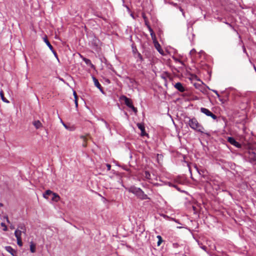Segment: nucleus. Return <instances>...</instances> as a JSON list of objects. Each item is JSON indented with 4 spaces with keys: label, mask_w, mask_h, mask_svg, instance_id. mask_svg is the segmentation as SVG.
<instances>
[{
    "label": "nucleus",
    "mask_w": 256,
    "mask_h": 256,
    "mask_svg": "<svg viewBox=\"0 0 256 256\" xmlns=\"http://www.w3.org/2000/svg\"><path fill=\"white\" fill-rule=\"evenodd\" d=\"M188 124L191 128L201 133L204 132V128L198 123L196 118H193L190 119L188 122Z\"/></svg>",
    "instance_id": "obj_1"
},
{
    "label": "nucleus",
    "mask_w": 256,
    "mask_h": 256,
    "mask_svg": "<svg viewBox=\"0 0 256 256\" xmlns=\"http://www.w3.org/2000/svg\"><path fill=\"white\" fill-rule=\"evenodd\" d=\"M22 233H23V232H21L19 229H16L14 232V236L16 238L17 244L20 246H22L23 244L22 240Z\"/></svg>",
    "instance_id": "obj_2"
},
{
    "label": "nucleus",
    "mask_w": 256,
    "mask_h": 256,
    "mask_svg": "<svg viewBox=\"0 0 256 256\" xmlns=\"http://www.w3.org/2000/svg\"><path fill=\"white\" fill-rule=\"evenodd\" d=\"M200 112L204 114L207 116H210L214 120L216 119V116L213 114L210 110L206 108H200Z\"/></svg>",
    "instance_id": "obj_3"
},
{
    "label": "nucleus",
    "mask_w": 256,
    "mask_h": 256,
    "mask_svg": "<svg viewBox=\"0 0 256 256\" xmlns=\"http://www.w3.org/2000/svg\"><path fill=\"white\" fill-rule=\"evenodd\" d=\"M142 189L138 188H136L135 186H131L128 189V190L129 192H132L136 196H138L141 190Z\"/></svg>",
    "instance_id": "obj_4"
},
{
    "label": "nucleus",
    "mask_w": 256,
    "mask_h": 256,
    "mask_svg": "<svg viewBox=\"0 0 256 256\" xmlns=\"http://www.w3.org/2000/svg\"><path fill=\"white\" fill-rule=\"evenodd\" d=\"M155 48L156 50L160 54L162 55H164V52L162 49L161 48L160 44L158 43V40L154 41L153 42Z\"/></svg>",
    "instance_id": "obj_5"
},
{
    "label": "nucleus",
    "mask_w": 256,
    "mask_h": 256,
    "mask_svg": "<svg viewBox=\"0 0 256 256\" xmlns=\"http://www.w3.org/2000/svg\"><path fill=\"white\" fill-rule=\"evenodd\" d=\"M6 250L9 253H10L12 256H17L16 251L14 250L10 246H6L5 247Z\"/></svg>",
    "instance_id": "obj_6"
},
{
    "label": "nucleus",
    "mask_w": 256,
    "mask_h": 256,
    "mask_svg": "<svg viewBox=\"0 0 256 256\" xmlns=\"http://www.w3.org/2000/svg\"><path fill=\"white\" fill-rule=\"evenodd\" d=\"M228 140L229 142H230L232 144L236 146L237 148H240V144L237 142L234 138L232 137H228Z\"/></svg>",
    "instance_id": "obj_7"
},
{
    "label": "nucleus",
    "mask_w": 256,
    "mask_h": 256,
    "mask_svg": "<svg viewBox=\"0 0 256 256\" xmlns=\"http://www.w3.org/2000/svg\"><path fill=\"white\" fill-rule=\"evenodd\" d=\"M141 200H146V199H150V198L148 196L144 194V191L141 190L138 196H137Z\"/></svg>",
    "instance_id": "obj_8"
},
{
    "label": "nucleus",
    "mask_w": 256,
    "mask_h": 256,
    "mask_svg": "<svg viewBox=\"0 0 256 256\" xmlns=\"http://www.w3.org/2000/svg\"><path fill=\"white\" fill-rule=\"evenodd\" d=\"M123 98L125 104L129 108H131L133 106L132 101L130 99L126 98V96H124Z\"/></svg>",
    "instance_id": "obj_9"
},
{
    "label": "nucleus",
    "mask_w": 256,
    "mask_h": 256,
    "mask_svg": "<svg viewBox=\"0 0 256 256\" xmlns=\"http://www.w3.org/2000/svg\"><path fill=\"white\" fill-rule=\"evenodd\" d=\"M174 87L180 92H184L185 90L184 88L180 82H177L175 84Z\"/></svg>",
    "instance_id": "obj_10"
},
{
    "label": "nucleus",
    "mask_w": 256,
    "mask_h": 256,
    "mask_svg": "<svg viewBox=\"0 0 256 256\" xmlns=\"http://www.w3.org/2000/svg\"><path fill=\"white\" fill-rule=\"evenodd\" d=\"M148 29L150 32V36H152V40L154 42L157 40L156 36L154 32H153L152 28L150 27V26H148Z\"/></svg>",
    "instance_id": "obj_11"
},
{
    "label": "nucleus",
    "mask_w": 256,
    "mask_h": 256,
    "mask_svg": "<svg viewBox=\"0 0 256 256\" xmlns=\"http://www.w3.org/2000/svg\"><path fill=\"white\" fill-rule=\"evenodd\" d=\"M93 80L96 86L100 91L102 92V88L98 80L94 77H93Z\"/></svg>",
    "instance_id": "obj_12"
},
{
    "label": "nucleus",
    "mask_w": 256,
    "mask_h": 256,
    "mask_svg": "<svg viewBox=\"0 0 256 256\" xmlns=\"http://www.w3.org/2000/svg\"><path fill=\"white\" fill-rule=\"evenodd\" d=\"M33 124L36 129H38L42 127V125L40 120H35L33 122Z\"/></svg>",
    "instance_id": "obj_13"
},
{
    "label": "nucleus",
    "mask_w": 256,
    "mask_h": 256,
    "mask_svg": "<svg viewBox=\"0 0 256 256\" xmlns=\"http://www.w3.org/2000/svg\"><path fill=\"white\" fill-rule=\"evenodd\" d=\"M249 158L252 160L256 161V154L253 152H249Z\"/></svg>",
    "instance_id": "obj_14"
},
{
    "label": "nucleus",
    "mask_w": 256,
    "mask_h": 256,
    "mask_svg": "<svg viewBox=\"0 0 256 256\" xmlns=\"http://www.w3.org/2000/svg\"><path fill=\"white\" fill-rule=\"evenodd\" d=\"M20 230L21 232H23V234H26V228L24 224H20L18 226V228Z\"/></svg>",
    "instance_id": "obj_15"
},
{
    "label": "nucleus",
    "mask_w": 256,
    "mask_h": 256,
    "mask_svg": "<svg viewBox=\"0 0 256 256\" xmlns=\"http://www.w3.org/2000/svg\"><path fill=\"white\" fill-rule=\"evenodd\" d=\"M137 126L138 128L141 130L142 135H144V126L142 124L138 123L137 124Z\"/></svg>",
    "instance_id": "obj_16"
},
{
    "label": "nucleus",
    "mask_w": 256,
    "mask_h": 256,
    "mask_svg": "<svg viewBox=\"0 0 256 256\" xmlns=\"http://www.w3.org/2000/svg\"><path fill=\"white\" fill-rule=\"evenodd\" d=\"M30 250L32 253L36 252V244L32 242H30Z\"/></svg>",
    "instance_id": "obj_17"
},
{
    "label": "nucleus",
    "mask_w": 256,
    "mask_h": 256,
    "mask_svg": "<svg viewBox=\"0 0 256 256\" xmlns=\"http://www.w3.org/2000/svg\"><path fill=\"white\" fill-rule=\"evenodd\" d=\"M44 42H45V43L48 46V47L50 48V50H53V48H52V46L51 45V44H50V42H48V40L46 37H45L44 38Z\"/></svg>",
    "instance_id": "obj_18"
},
{
    "label": "nucleus",
    "mask_w": 256,
    "mask_h": 256,
    "mask_svg": "<svg viewBox=\"0 0 256 256\" xmlns=\"http://www.w3.org/2000/svg\"><path fill=\"white\" fill-rule=\"evenodd\" d=\"M143 175L146 180H150L151 179L150 174L148 172L145 171Z\"/></svg>",
    "instance_id": "obj_19"
},
{
    "label": "nucleus",
    "mask_w": 256,
    "mask_h": 256,
    "mask_svg": "<svg viewBox=\"0 0 256 256\" xmlns=\"http://www.w3.org/2000/svg\"><path fill=\"white\" fill-rule=\"evenodd\" d=\"M52 195V200H54L56 202H58L60 198L56 194L53 192Z\"/></svg>",
    "instance_id": "obj_20"
},
{
    "label": "nucleus",
    "mask_w": 256,
    "mask_h": 256,
    "mask_svg": "<svg viewBox=\"0 0 256 256\" xmlns=\"http://www.w3.org/2000/svg\"><path fill=\"white\" fill-rule=\"evenodd\" d=\"M83 60L85 62V63L88 64L90 66L92 67L94 66V65L92 64L91 61L90 60L88 59L85 58H82Z\"/></svg>",
    "instance_id": "obj_21"
},
{
    "label": "nucleus",
    "mask_w": 256,
    "mask_h": 256,
    "mask_svg": "<svg viewBox=\"0 0 256 256\" xmlns=\"http://www.w3.org/2000/svg\"><path fill=\"white\" fill-rule=\"evenodd\" d=\"M0 97H1V98L2 100L5 102H6V103H8L9 102V101L8 100L4 97V92H2V90H1L0 92Z\"/></svg>",
    "instance_id": "obj_22"
},
{
    "label": "nucleus",
    "mask_w": 256,
    "mask_h": 256,
    "mask_svg": "<svg viewBox=\"0 0 256 256\" xmlns=\"http://www.w3.org/2000/svg\"><path fill=\"white\" fill-rule=\"evenodd\" d=\"M53 192L50 190H47L44 194V197L46 198H48V196L52 194Z\"/></svg>",
    "instance_id": "obj_23"
},
{
    "label": "nucleus",
    "mask_w": 256,
    "mask_h": 256,
    "mask_svg": "<svg viewBox=\"0 0 256 256\" xmlns=\"http://www.w3.org/2000/svg\"><path fill=\"white\" fill-rule=\"evenodd\" d=\"M156 238H158V246H160V244H161V243L162 242V238L160 236H156Z\"/></svg>",
    "instance_id": "obj_24"
},
{
    "label": "nucleus",
    "mask_w": 256,
    "mask_h": 256,
    "mask_svg": "<svg viewBox=\"0 0 256 256\" xmlns=\"http://www.w3.org/2000/svg\"><path fill=\"white\" fill-rule=\"evenodd\" d=\"M0 225L3 228L2 230L6 232L8 230V228L4 223L2 222Z\"/></svg>",
    "instance_id": "obj_25"
},
{
    "label": "nucleus",
    "mask_w": 256,
    "mask_h": 256,
    "mask_svg": "<svg viewBox=\"0 0 256 256\" xmlns=\"http://www.w3.org/2000/svg\"><path fill=\"white\" fill-rule=\"evenodd\" d=\"M51 51L54 54V56L56 58V59L58 60V55L56 53V52L53 49L52 50H51Z\"/></svg>",
    "instance_id": "obj_26"
},
{
    "label": "nucleus",
    "mask_w": 256,
    "mask_h": 256,
    "mask_svg": "<svg viewBox=\"0 0 256 256\" xmlns=\"http://www.w3.org/2000/svg\"><path fill=\"white\" fill-rule=\"evenodd\" d=\"M174 60L176 62H179L180 64L182 65H184V63L181 60H179L178 59L174 58Z\"/></svg>",
    "instance_id": "obj_27"
},
{
    "label": "nucleus",
    "mask_w": 256,
    "mask_h": 256,
    "mask_svg": "<svg viewBox=\"0 0 256 256\" xmlns=\"http://www.w3.org/2000/svg\"><path fill=\"white\" fill-rule=\"evenodd\" d=\"M4 218L6 220V222L8 223V224H10V221L9 220V219L8 218V216H4Z\"/></svg>",
    "instance_id": "obj_28"
},
{
    "label": "nucleus",
    "mask_w": 256,
    "mask_h": 256,
    "mask_svg": "<svg viewBox=\"0 0 256 256\" xmlns=\"http://www.w3.org/2000/svg\"><path fill=\"white\" fill-rule=\"evenodd\" d=\"M196 52V50L194 49H192V50L190 52V55H192L193 54H195Z\"/></svg>",
    "instance_id": "obj_29"
},
{
    "label": "nucleus",
    "mask_w": 256,
    "mask_h": 256,
    "mask_svg": "<svg viewBox=\"0 0 256 256\" xmlns=\"http://www.w3.org/2000/svg\"><path fill=\"white\" fill-rule=\"evenodd\" d=\"M136 114V112H137V109L134 107V106H133L132 107L130 108Z\"/></svg>",
    "instance_id": "obj_30"
},
{
    "label": "nucleus",
    "mask_w": 256,
    "mask_h": 256,
    "mask_svg": "<svg viewBox=\"0 0 256 256\" xmlns=\"http://www.w3.org/2000/svg\"><path fill=\"white\" fill-rule=\"evenodd\" d=\"M73 94L74 96V99H78V97H77V95H76V93L75 91H74L73 92Z\"/></svg>",
    "instance_id": "obj_31"
},
{
    "label": "nucleus",
    "mask_w": 256,
    "mask_h": 256,
    "mask_svg": "<svg viewBox=\"0 0 256 256\" xmlns=\"http://www.w3.org/2000/svg\"><path fill=\"white\" fill-rule=\"evenodd\" d=\"M74 104H75L77 108L78 106V99H74Z\"/></svg>",
    "instance_id": "obj_32"
},
{
    "label": "nucleus",
    "mask_w": 256,
    "mask_h": 256,
    "mask_svg": "<svg viewBox=\"0 0 256 256\" xmlns=\"http://www.w3.org/2000/svg\"><path fill=\"white\" fill-rule=\"evenodd\" d=\"M106 166L108 168V170H110V168H111L110 165V164H106Z\"/></svg>",
    "instance_id": "obj_33"
},
{
    "label": "nucleus",
    "mask_w": 256,
    "mask_h": 256,
    "mask_svg": "<svg viewBox=\"0 0 256 256\" xmlns=\"http://www.w3.org/2000/svg\"><path fill=\"white\" fill-rule=\"evenodd\" d=\"M212 91H213V92H214V93L217 95V96H218V97H219V96H220V95H219V94H218V92L216 90H213Z\"/></svg>",
    "instance_id": "obj_34"
},
{
    "label": "nucleus",
    "mask_w": 256,
    "mask_h": 256,
    "mask_svg": "<svg viewBox=\"0 0 256 256\" xmlns=\"http://www.w3.org/2000/svg\"><path fill=\"white\" fill-rule=\"evenodd\" d=\"M180 10L182 12V15L184 16V10L181 8H180Z\"/></svg>",
    "instance_id": "obj_35"
},
{
    "label": "nucleus",
    "mask_w": 256,
    "mask_h": 256,
    "mask_svg": "<svg viewBox=\"0 0 256 256\" xmlns=\"http://www.w3.org/2000/svg\"><path fill=\"white\" fill-rule=\"evenodd\" d=\"M104 122L105 123L106 126L107 128H108V123H107L106 121H104Z\"/></svg>",
    "instance_id": "obj_36"
},
{
    "label": "nucleus",
    "mask_w": 256,
    "mask_h": 256,
    "mask_svg": "<svg viewBox=\"0 0 256 256\" xmlns=\"http://www.w3.org/2000/svg\"><path fill=\"white\" fill-rule=\"evenodd\" d=\"M202 248L203 250H206V246H202Z\"/></svg>",
    "instance_id": "obj_37"
},
{
    "label": "nucleus",
    "mask_w": 256,
    "mask_h": 256,
    "mask_svg": "<svg viewBox=\"0 0 256 256\" xmlns=\"http://www.w3.org/2000/svg\"><path fill=\"white\" fill-rule=\"evenodd\" d=\"M10 228H11V229H14V226H10Z\"/></svg>",
    "instance_id": "obj_38"
},
{
    "label": "nucleus",
    "mask_w": 256,
    "mask_h": 256,
    "mask_svg": "<svg viewBox=\"0 0 256 256\" xmlns=\"http://www.w3.org/2000/svg\"><path fill=\"white\" fill-rule=\"evenodd\" d=\"M244 131L245 132H246V128L244 126Z\"/></svg>",
    "instance_id": "obj_39"
},
{
    "label": "nucleus",
    "mask_w": 256,
    "mask_h": 256,
    "mask_svg": "<svg viewBox=\"0 0 256 256\" xmlns=\"http://www.w3.org/2000/svg\"><path fill=\"white\" fill-rule=\"evenodd\" d=\"M3 206V204L2 203H0V206Z\"/></svg>",
    "instance_id": "obj_40"
},
{
    "label": "nucleus",
    "mask_w": 256,
    "mask_h": 256,
    "mask_svg": "<svg viewBox=\"0 0 256 256\" xmlns=\"http://www.w3.org/2000/svg\"><path fill=\"white\" fill-rule=\"evenodd\" d=\"M63 125L64 126L65 128H67V127H66V125L64 124H63Z\"/></svg>",
    "instance_id": "obj_41"
}]
</instances>
